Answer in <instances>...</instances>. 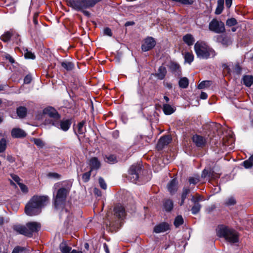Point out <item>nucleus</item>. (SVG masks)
<instances>
[{
	"label": "nucleus",
	"mask_w": 253,
	"mask_h": 253,
	"mask_svg": "<svg viewBox=\"0 0 253 253\" xmlns=\"http://www.w3.org/2000/svg\"><path fill=\"white\" fill-rule=\"evenodd\" d=\"M48 203L46 196H33L25 206V213L30 216L35 215L41 212V209Z\"/></svg>",
	"instance_id": "1"
},
{
	"label": "nucleus",
	"mask_w": 253,
	"mask_h": 253,
	"mask_svg": "<svg viewBox=\"0 0 253 253\" xmlns=\"http://www.w3.org/2000/svg\"><path fill=\"white\" fill-rule=\"evenodd\" d=\"M194 50L197 57L200 59L213 58L216 53L214 50L208 46L205 42L198 41L194 45Z\"/></svg>",
	"instance_id": "2"
},
{
	"label": "nucleus",
	"mask_w": 253,
	"mask_h": 253,
	"mask_svg": "<svg viewBox=\"0 0 253 253\" xmlns=\"http://www.w3.org/2000/svg\"><path fill=\"white\" fill-rule=\"evenodd\" d=\"M217 235L220 237H223L230 243H237L239 241L237 232L226 226H219L216 230Z\"/></svg>",
	"instance_id": "3"
},
{
	"label": "nucleus",
	"mask_w": 253,
	"mask_h": 253,
	"mask_svg": "<svg viewBox=\"0 0 253 253\" xmlns=\"http://www.w3.org/2000/svg\"><path fill=\"white\" fill-rule=\"evenodd\" d=\"M67 4L77 11L83 10L94 6L97 1H65Z\"/></svg>",
	"instance_id": "4"
},
{
	"label": "nucleus",
	"mask_w": 253,
	"mask_h": 253,
	"mask_svg": "<svg viewBox=\"0 0 253 253\" xmlns=\"http://www.w3.org/2000/svg\"><path fill=\"white\" fill-rule=\"evenodd\" d=\"M68 193L69 191L65 188H61L58 190L54 201V205L56 209H59L63 206Z\"/></svg>",
	"instance_id": "5"
},
{
	"label": "nucleus",
	"mask_w": 253,
	"mask_h": 253,
	"mask_svg": "<svg viewBox=\"0 0 253 253\" xmlns=\"http://www.w3.org/2000/svg\"><path fill=\"white\" fill-rule=\"evenodd\" d=\"M141 169V166L139 164L132 165L128 170V179L133 183H136L138 179Z\"/></svg>",
	"instance_id": "6"
},
{
	"label": "nucleus",
	"mask_w": 253,
	"mask_h": 253,
	"mask_svg": "<svg viewBox=\"0 0 253 253\" xmlns=\"http://www.w3.org/2000/svg\"><path fill=\"white\" fill-rule=\"evenodd\" d=\"M209 29L211 31L217 34L223 33L225 30L224 23L216 19H213L210 22Z\"/></svg>",
	"instance_id": "7"
},
{
	"label": "nucleus",
	"mask_w": 253,
	"mask_h": 253,
	"mask_svg": "<svg viewBox=\"0 0 253 253\" xmlns=\"http://www.w3.org/2000/svg\"><path fill=\"white\" fill-rule=\"evenodd\" d=\"M43 114L49 117V118L46 120V122L47 124L53 125V122L60 119L61 118L60 115L58 114L57 111L53 107H49L45 108L43 111Z\"/></svg>",
	"instance_id": "8"
},
{
	"label": "nucleus",
	"mask_w": 253,
	"mask_h": 253,
	"mask_svg": "<svg viewBox=\"0 0 253 253\" xmlns=\"http://www.w3.org/2000/svg\"><path fill=\"white\" fill-rule=\"evenodd\" d=\"M71 125L70 120L67 119L61 121L60 119L57 121H54L52 126L64 131H67L69 129Z\"/></svg>",
	"instance_id": "9"
},
{
	"label": "nucleus",
	"mask_w": 253,
	"mask_h": 253,
	"mask_svg": "<svg viewBox=\"0 0 253 253\" xmlns=\"http://www.w3.org/2000/svg\"><path fill=\"white\" fill-rule=\"evenodd\" d=\"M156 44L154 38L151 37L146 38L142 44L141 48L143 51H147L154 48Z\"/></svg>",
	"instance_id": "10"
},
{
	"label": "nucleus",
	"mask_w": 253,
	"mask_h": 253,
	"mask_svg": "<svg viewBox=\"0 0 253 253\" xmlns=\"http://www.w3.org/2000/svg\"><path fill=\"white\" fill-rule=\"evenodd\" d=\"M27 232L30 233V237L33 236V233L38 232L41 228V224L36 222H28L26 224Z\"/></svg>",
	"instance_id": "11"
},
{
	"label": "nucleus",
	"mask_w": 253,
	"mask_h": 253,
	"mask_svg": "<svg viewBox=\"0 0 253 253\" xmlns=\"http://www.w3.org/2000/svg\"><path fill=\"white\" fill-rule=\"evenodd\" d=\"M192 141L198 147H203L207 143L206 139L204 137L198 134L193 135Z\"/></svg>",
	"instance_id": "12"
},
{
	"label": "nucleus",
	"mask_w": 253,
	"mask_h": 253,
	"mask_svg": "<svg viewBox=\"0 0 253 253\" xmlns=\"http://www.w3.org/2000/svg\"><path fill=\"white\" fill-rule=\"evenodd\" d=\"M114 215L119 219H123L126 214L125 210L120 204L117 205L114 209Z\"/></svg>",
	"instance_id": "13"
},
{
	"label": "nucleus",
	"mask_w": 253,
	"mask_h": 253,
	"mask_svg": "<svg viewBox=\"0 0 253 253\" xmlns=\"http://www.w3.org/2000/svg\"><path fill=\"white\" fill-rule=\"evenodd\" d=\"M171 140V138L169 135L161 137L157 143V148L159 150H162L165 146L168 145Z\"/></svg>",
	"instance_id": "14"
},
{
	"label": "nucleus",
	"mask_w": 253,
	"mask_h": 253,
	"mask_svg": "<svg viewBox=\"0 0 253 253\" xmlns=\"http://www.w3.org/2000/svg\"><path fill=\"white\" fill-rule=\"evenodd\" d=\"M13 229L18 234L30 237V233L27 232L26 225H14L13 226Z\"/></svg>",
	"instance_id": "15"
},
{
	"label": "nucleus",
	"mask_w": 253,
	"mask_h": 253,
	"mask_svg": "<svg viewBox=\"0 0 253 253\" xmlns=\"http://www.w3.org/2000/svg\"><path fill=\"white\" fill-rule=\"evenodd\" d=\"M217 42H220L222 45L227 47L232 42L231 38L226 35H222L218 36L217 38Z\"/></svg>",
	"instance_id": "16"
},
{
	"label": "nucleus",
	"mask_w": 253,
	"mask_h": 253,
	"mask_svg": "<svg viewBox=\"0 0 253 253\" xmlns=\"http://www.w3.org/2000/svg\"><path fill=\"white\" fill-rule=\"evenodd\" d=\"M169 68L171 72L175 76H180L181 75V71L179 64L176 63L171 62L169 65Z\"/></svg>",
	"instance_id": "17"
},
{
	"label": "nucleus",
	"mask_w": 253,
	"mask_h": 253,
	"mask_svg": "<svg viewBox=\"0 0 253 253\" xmlns=\"http://www.w3.org/2000/svg\"><path fill=\"white\" fill-rule=\"evenodd\" d=\"M90 166V170L92 171L94 169L97 170L99 169L101 166L100 162L97 157L91 158L89 162Z\"/></svg>",
	"instance_id": "18"
},
{
	"label": "nucleus",
	"mask_w": 253,
	"mask_h": 253,
	"mask_svg": "<svg viewBox=\"0 0 253 253\" xmlns=\"http://www.w3.org/2000/svg\"><path fill=\"white\" fill-rule=\"evenodd\" d=\"M169 229V224L163 222L156 225L154 229V231L156 233H160L167 231Z\"/></svg>",
	"instance_id": "19"
},
{
	"label": "nucleus",
	"mask_w": 253,
	"mask_h": 253,
	"mask_svg": "<svg viewBox=\"0 0 253 253\" xmlns=\"http://www.w3.org/2000/svg\"><path fill=\"white\" fill-rule=\"evenodd\" d=\"M26 135V132L21 128H14L11 130V136L14 138L24 137Z\"/></svg>",
	"instance_id": "20"
},
{
	"label": "nucleus",
	"mask_w": 253,
	"mask_h": 253,
	"mask_svg": "<svg viewBox=\"0 0 253 253\" xmlns=\"http://www.w3.org/2000/svg\"><path fill=\"white\" fill-rule=\"evenodd\" d=\"M16 36L18 37V34L13 31H7L1 36L0 39L2 41L7 42L11 40V38Z\"/></svg>",
	"instance_id": "21"
},
{
	"label": "nucleus",
	"mask_w": 253,
	"mask_h": 253,
	"mask_svg": "<svg viewBox=\"0 0 253 253\" xmlns=\"http://www.w3.org/2000/svg\"><path fill=\"white\" fill-rule=\"evenodd\" d=\"M177 182L176 179L171 180L168 184V189L170 194H174L177 189Z\"/></svg>",
	"instance_id": "22"
},
{
	"label": "nucleus",
	"mask_w": 253,
	"mask_h": 253,
	"mask_svg": "<svg viewBox=\"0 0 253 253\" xmlns=\"http://www.w3.org/2000/svg\"><path fill=\"white\" fill-rule=\"evenodd\" d=\"M167 74L166 68L163 66L159 67L157 73L156 74V77L159 80H163L165 78Z\"/></svg>",
	"instance_id": "23"
},
{
	"label": "nucleus",
	"mask_w": 253,
	"mask_h": 253,
	"mask_svg": "<svg viewBox=\"0 0 253 253\" xmlns=\"http://www.w3.org/2000/svg\"><path fill=\"white\" fill-rule=\"evenodd\" d=\"M163 110L165 114L169 115L174 112L175 109L168 104H164L163 106Z\"/></svg>",
	"instance_id": "24"
},
{
	"label": "nucleus",
	"mask_w": 253,
	"mask_h": 253,
	"mask_svg": "<svg viewBox=\"0 0 253 253\" xmlns=\"http://www.w3.org/2000/svg\"><path fill=\"white\" fill-rule=\"evenodd\" d=\"M16 113L19 118H24L26 116L27 109L25 107L20 106L17 108Z\"/></svg>",
	"instance_id": "25"
},
{
	"label": "nucleus",
	"mask_w": 253,
	"mask_h": 253,
	"mask_svg": "<svg viewBox=\"0 0 253 253\" xmlns=\"http://www.w3.org/2000/svg\"><path fill=\"white\" fill-rule=\"evenodd\" d=\"M183 41L188 45L190 46L193 44L195 39L192 35L187 34L183 37Z\"/></svg>",
	"instance_id": "26"
},
{
	"label": "nucleus",
	"mask_w": 253,
	"mask_h": 253,
	"mask_svg": "<svg viewBox=\"0 0 253 253\" xmlns=\"http://www.w3.org/2000/svg\"><path fill=\"white\" fill-rule=\"evenodd\" d=\"M244 84L248 87L251 86L253 84V76L245 75L243 77Z\"/></svg>",
	"instance_id": "27"
},
{
	"label": "nucleus",
	"mask_w": 253,
	"mask_h": 253,
	"mask_svg": "<svg viewBox=\"0 0 253 253\" xmlns=\"http://www.w3.org/2000/svg\"><path fill=\"white\" fill-rule=\"evenodd\" d=\"M104 161L105 162L110 164H114L117 162L116 156L112 154L106 155L104 158Z\"/></svg>",
	"instance_id": "28"
},
{
	"label": "nucleus",
	"mask_w": 253,
	"mask_h": 253,
	"mask_svg": "<svg viewBox=\"0 0 253 253\" xmlns=\"http://www.w3.org/2000/svg\"><path fill=\"white\" fill-rule=\"evenodd\" d=\"M164 210L167 211H170L173 209V202L171 200L167 199L163 203Z\"/></svg>",
	"instance_id": "29"
},
{
	"label": "nucleus",
	"mask_w": 253,
	"mask_h": 253,
	"mask_svg": "<svg viewBox=\"0 0 253 253\" xmlns=\"http://www.w3.org/2000/svg\"><path fill=\"white\" fill-rule=\"evenodd\" d=\"M180 88H186L189 85V80L186 77L181 78L178 82Z\"/></svg>",
	"instance_id": "30"
},
{
	"label": "nucleus",
	"mask_w": 253,
	"mask_h": 253,
	"mask_svg": "<svg viewBox=\"0 0 253 253\" xmlns=\"http://www.w3.org/2000/svg\"><path fill=\"white\" fill-rule=\"evenodd\" d=\"M193 206L191 208V212L193 214L195 215L197 214L201 210L202 206L199 203H193Z\"/></svg>",
	"instance_id": "31"
},
{
	"label": "nucleus",
	"mask_w": 253,
	"mask_h": 253,
	"mask_svg": "<svg viewBox=\"0 0 253 253\" xmlns=\"http://www.w3.org/2000/svg\"><path fill=\"white\" fill-rule=\"evenodd\" d=\"M62 67L67 71H71L74 68V64L71 62L64 61L61 63Z\"/></svg>",
	"instance_id": "32"
},
{
	"label": "nucleus",
	"mask_w": 253,
	"mask_h": 253,
	"mask_svg": "<svg viewBox=\"0 0 253 253\" xmlns=\"http://www.w3.org/2000/svg\"><path fill=\"white\" fill-rule=\"evenodd\" d=\"M243 165L246 169L251 168L253 166V155L248 160L243 162Z\"/></svg>",
	"instance_id": "33"
},
{
	"label": "nucleus",
	"mask_w": 253,
	"mask_h": 253,
	"mask_svg": "<svg viewBox=\"0 0 253 253\" xmlns=\"http://www.w3.org/2000/svg\"><path fill=\"white\" fill-rule=\"evenodd\" d=\"M59 248L62 253H69L71 251V248L68 246L65 243H61L60 244Z\"/></svg>",
	"instance_id": "34"
},
{
	"label": "nucleus",
	"mask_w": 253,
	"mask_h": 253,
	"mask_svg": "<svg viewBox=\"0 0 253 253\" xmlns=\"http://www.w3.org/2000/svg\"><path fill=\"white\" fill-rule=\"evenodd\" d=\"M185 62L190 64L194 60V55L190 52H185L184 55Z\"/></svg>",
	"instance_id": "35"
},
{
	"label": "nucleus",
	"mask_w": 253,
	"mask_h": 253,
	"mask_svg": "<svg viewBox=\"0 0 253 253\" xmlns=\"http://www.w3.org/2000/svg\"><path fill=\"white\" fill-rule=\"evenodd\" d=\"M85 122L82 121L79 123L78 125V133L79 134H83L86 131L85 127L84 126Z\"/></svg>",
	"instance_id": "36"
},
{
	"label": "nucleus",
	"mask_w": 253,
	"mask_h": 253,
	"mask_svg": "<svg viewBox=\"0 0 253 253\" xmlns=\"http://www.w3.org/2000/svg\"><path fill=\"white\" fill-rule=\"evenodd\" d=\"M218 1L217 5V7L215 9V13L216 14L218 15V14H220L223 10L224 1Z\"/></svg>",
	"instance_id": "37"
},
{
	"label": "nucleus",
	"mask_w": 253,
	"mask_h": 253,
	"mask_svg": "<svg viewBox=\"0 0 253 253\" xmlns=\"http://www.w3.org/2000/svg\"><path fill=\"white\" fill-rule=\"evenodd\" d=\"M183 223V219L181 215L177 216L174 221V225L176 227H178Z\"/></svg>",
	"instance_id": "38"
},
{
	"label": "nucleus",
	"mask_w": 253,
	"mask_h": 253,
	"mask_svg": "<svg viewBox=\"0 0 253 253\" xmlns=\"http://www.w3.org/2000/svg\"><path fill=\"white\" fill-rule=\"evenodd\" d=\"M211 85V81H204L201 82L198 86L199 89H204L206 87H209Z\"/></svg>",
	"instance_id": "39"
},
{
	"label": "nucleus",
	"mask_w": 253,
	"mask_h": 253,
	"mask_svg": "<svg viewBox=\"0 0 253 253\" xmlns=\"http://www.w3.org/2000/svg\"><path fill=\"white\" fill-rule=\"evenodd\" d=\"M188 181L189 184L196 185L200 181V178L199 176H191L189 177L188 178Z\"/></svg>",
	"instance_id": "40"
},
{
	"label": "nucleus",
	"mask_w": 253,
	"mask_h": 253,
	"mask_svg": "<svg viewBox=\"0 0 253 253\" xmlns=\"http://www.w3.org/2000/svg\"><path fill=\"white\" fill-rule=\"evenodd\" d=\"M6 148V141L5 139L2 138L0 140V153L3 152Z\"/></svg>",
	"instance_id": "41"
},
{
	"label": "nucleus",
	"mask_w": 253,
	"mask_h": 253,
	"mask_svg": "<svg viewBox=\"0 0 253 253\" xmlns=\"http://www.w3.org/2000/svg\"><path fill=\"white\" fill-rule=\"evenodd\" d=\"M34 144L40 148H42L44 146V143L39 138H34L33 139Z\"/></svg>",
	"instance_id": "42"
},
{
	"label": "nucleus",
	"mask_w": 253,
	"mask_h": 253,
	"mask_svg": "<svg viewBox=\"0 0 253 253\" xmlns=\"http://www.w3.org/2000/svg\"><path fill=\"white\" fill-rule=\"evenodd\" d=\"M191 189L189 187H184L182 189L181 198L186 199L187 195L190 193Z\"/></svg>",
	"instance_id": "43"
},
{
	"label": "nucleus",
	"mask_w": 253,
	"mask_h": 253,
	"mask_svg": "<svg viewBox=\"0 0 253 253\" xmlns=\"http://www.w3.org/2000/svg\"><path fill=\"white\" fill-rule=\"evenodd\" d=\"M203 200V197L199 194H197L196 196H192L191 199V201L192 203L197 202L200 203V202Z\"/></svg>",
	"instance_id": "44"
},
{
	"label": "nucleus",
	"mask_w": 253,
	"mask_h": 253,
	"mask_svg": "<svg viewBox=\"0 0 253 253\" xmlns=\"http://www.w3.org/2000/svg\"><path fill=\"white\" fill-rule=\"evenodd\" d=\"M91 171H92L90 170L89 171L85 172L83 174L82 179L84 182H86L89 181Z\"/></svg>",
	"instance_id": "45"
},
{
	"label": "nucleus",
	"mask_w": 253,
	"mask_h": 253,
	"mask_svg": "<svg viewBox=\"0 0 253 253\" xmlns=\"http://www.w3.org/2000/svg\"><path fill=\"white\" fill-rule=\"evenodd\" d=\"M24 56L26 59H34L35 58V55L31 51H28L27 49H26Z\"/></svg>",
	"instance_id": "46"
},
{
	"label": "nucleus",
	"mask_w": 253,
	"mask_h": 253,
	"mask_svg": "<svg viewBox=\"0 0 253 253\" xmlns=\"http://www.w3.org/2000/svg\"><path fill=\"white\" fill-rule=\"evenodd\" d=\"M226 25L228 26H232L237 24V21L234 18L228 19L226 20Z\"/></svg>",
	"instance_id": "47"
},
{
	"label": "nucleus",
	"mask_w": 253,
	"mask_h": 253,
	"mask_svg": "<svg viewBox=\"0 0 253 253\" xmlns=\"http://www.w3.org/2000/svg\"><path fill=\"white\" fill-rule=\"evenodd\" d=\"M5 6L9 7V8L7 9V10L10 13H13L14 12L15 5L14 2H8L5 5Z\"/></svg>",
	"instance_id": "48"
},
{
	"label": "nucleus",
	"mask_w": 253,
	"mask_h": 253,
	"mask_svg": "<svg viewBox=\"0 0 253 253\" xmlns=\"http://www.w3.org/2000/svg\"><path fill=\"white\" fill-rule=\"evenodd\" d=\"M48 176L50 178L54 179H59L60 178V175L55 172H50L48 174Z\"/></svg>",
	"instance_id": "49"
},
{
	"label": "nucleus",
	"mask_w": 253,
	"mask_h": 253,
	"mask_svg": "<svg viewBox=\"0 0 253 253\" xmlns=\"http://www.w3.org/2000/svg\"><path fill=\"white\" fill-rule=\"evenodd\" d=\"M99 183L100 187L102 189H106V188H107L106 184L105 181L104 180V179L102 177H100L99 178Z\"/></svg>",
	"instance_id": "50"
},
{
	"label": "nucleus",
	"mask_w": 253,
	"mask_h": 253,
	"mask_svg": "<svg viewBox=\"0 0 253 253\" xmlns=\"http://www.w3.org/2000/svg\"><path fill=\"white\" fill-rule=\"evenodd\" d=\"M18 185L19 186L21 190L23 192L26 193L28 192V188L27 186L26 185H25V184L21 183H19Z\"/></svg>",
	"instance_id": "51"
},
{
	"label": "nucleus",
	"mask_w": 253,
	"mask_h": 253,
	"mask_svg": "<svg viewBox=\"0 0 253 253\" xmlns=\"http://www.w3.org/2000/svg\"><path fill=\"white\" fill-rule=\"evenodd\" d=\"M32 76L30 74H28L25 76L24 79V83L25 84H29L32 81Z\"/></svg>",
	"instance_id": "52"
},
{
	"label": "nucleus",
	"mask_w": 253,
	"mask_h": 253,
	"mask_svg": "<svg viewBox=\"0 0 253 253\" xmlns=\"http://www.w3.org/2000/svg\"><path fill=\"white\" fill-rule=\"evenodd\" d=\"M10 176L12 179L17 183L18 185H19V183H21L20 182L21 179L18 175L15 174H11Z\"/></svg>",
	"instance_id": "53"
},
{
	"label": "nucleus",
	"mask_w": 253,
	"mask_h": 253,
	"mask_svg": "<svg viewBox=\"0 0 253 253\" xmlns=\"http://www.w3.org/2000/svg\"><path fill=\"white\" fill-rule=\"evenodd\" d=\"M235 203H236V201L234 199V198H233L232 197L229 198L226 202V204L227 206H232V205H234Z\"/></svg>",
	"instance_id": "54"
},
{
	"label": "nucleus",
	"mask_w": 253,
	"mask_h": 253,
	"mask_svg": "<svg viewBox=\"0 0 253 253\" xmlns=\"http://www.w3.org/2000/svg\"><path fill=\"white\" fill-rule=\"evenodd\" d=\"M104 34L105 35H107V36H108L110 37H111L112 36V31H111V29H110L108 27H106L104 29Z\"/></svg>",
	"instance_id": "55"
},
{
	"label": "nucleus",
	"mask_w": 253,
	"mask_h": 253,
	"mask_svg": "<svg viewBox=\"0 0 253 253\" xmlns=\"http://www.w3.org/2000/svg\"><path fill=\"white\" fill-rule=\"evenodd\" d=\"M211 172L207 169H204L202 173V177L205 178L207 176H210Z\"/></svg>",
	"instance_id": "56"
},
{
	"label": "nucleus",
	"mask_w": 253,
	"mask_h": 253,
	"mask_svg": "<svg viewBox=\"0 0 253 253\" xmlns=\"http://www.w3.org/2000/svg\"><path fill=\"white\" fill-rule=\"evenodd\" d=\"M5 58L7 60H8L9 61V62H10L11 64H13L14 63V60L10 55L8 54H6Z\"/></svg>",
	"instance_id": "57"
},
{
	"label": "nucleus",
	"mask_w": 253,
	"mask_h": 253,
	"mask_svg": "<svg viewBox=\"0 0 253 253\" xmlns=\"http://www.w3.org/2000/svg\"><path fill=\"white\" fill-rule=\"evenodd\" d=\"M11 40L13 42H15L18 44L19 42L20 41V39L19 38V35H18V37H14L13 38H11Z\"/></svg>",
	"instance_id": "58"
},
{
	"label": "nucleus",
	"mask_w": 253,
	"mask_h": 253,
	"mask_svg": "<svg viewBox=\"0 0 253 253\" xmlns=\"http://www.w3.org/2000/svg\"><path fill=\"white\" fill-rule=\"evenodd\" d=\"M183 4L191 5L193 3V1H177Z\"/></svg>",
	"instance_id": "59"
},
{
	"label": "nucleus",
	"mask_w": 253,
	"mask_h": 253,
	"mask_svg": "<svg viewBox=\"0 0 253 253\" xmlns=\"http://www.w3.org/2000/svg\"><path fill=\"white\" fill-rule=\"evenodd\" d=\"M37 16L38 14H35L33 17V22L34 24L36 25V28H37V25H38V22L37 20Z\"/></svg>",
	"instance_id": "60"
},
{
	"label": "nucleus",
	"mask_w": 253,
	"mask_h": 253,
	"mask_svg": "<svg viewBox=\"0 0 253 253\" xmlns=\"http://www.w3.org/2000/svg\"><path fill=\"white\" fill-rule=\"evenodd\" d=\"M208 97V95L206 92H202L200 95V98L202 99H206Z\"/></svg>",
	"instance_id": "61"
},
{
	"label": "nucleus",
	"mask_w": 253,
	"mask_h": 253,
	"mask_svg": "<svg viewBox=\"0 0 253 253\" xmlns=\"http://www.w3.org/2000/svg\"><path fill=\"white\" fill-rule=\"evenodd\" d=\"M235 70L238 74H240L241 72V68L239 65H236L235 67Z\"/></svg>",
	"instance_id": "62"
},
{
	"label": "nucleus",
	"mask_w": 253,
	"mask_h": 253,
	"mask_svg": "<svg viewBox=\"0 0 253 253\" xmlns=\"http://www.w3.org/2000/svg\"><path fill=\"white\" fill-rule=\"evenodd\" d=\"M103 248H104V251H105L106 253H110L109 250V248L106 243H104L103 244Z\"/></svg>",
	"instance_id": "63"
},
{
	"label": "nucleus",
	"mask_w": 253,
	"mask_h": 253,
	"mask_svg": "<svg viewBox=\"0 0 253 253\" xmlns=\"http://www.w3.org/2000/svg\"><path fill=\"white\" fill-rule=\"evenodd\" d=\"M20 249V248L19 247H16L13 249L12 253H19Z\"/></svg>",
	"instance_id": "64"
}]
</instances>
